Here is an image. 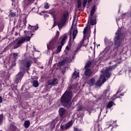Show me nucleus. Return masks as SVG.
<instances>
[{
  "label": "nucleus",
  "mask_w": 131,
  "mask_h": 131,
  "mask_svg": "<svg viewBox=\"0 0 131 131\" xmlns=\"http://www.w3.org/2000/svg\"><path fill=\"white\" fill-rule=\"evenodd\" d=\"M72 91L71 88H69L60 97V102L63 107L70 108L71 107V100H72Z\"/></svg>",
  "instance_id": "f257e3e1"
},
{
  "label": "nucleus",
  "mask_w": 131,
  "mask_h": 131,
  "mask_svg": "<svg viewBox=\"0 0 131 131\" xmlns=\"http://www.w3.org/2000/svg\"><path fill=\"white\" fill-rule=\"evenodd\" d=\"M116 36L114 38V46L116 49H118L119 47L121 46L122 43V37H123V33H121L120 29L118 30L117 33H116Z\"/></svg>",
  "instance_id": "f03ea898"
},
{
  "label": "nucleus",
  "mask_w": 131,
  "mask_h": 131,
  "mask_svg": "<svg viewBox=\"0 0 131 131\" xmlns=\"http://www.w3.org/2000/svg\"><path fill=\"white\" fill-rule=\"evenodd\" d=\"M31 37L26 36L20 37L19 38L18 40H17L16 43L13 46V49H18V48H20L25 42V41H30Z\"/></svg>",
  "instance_id": "7ed1b4c3"
},
{
  "label": "nucleus",
  "mask_w": 131,
  "mask_h": 131,
  "mask_svg": "<svg viewBox=\"0 0 131 131\" xmlns=\"http://www.w3.org/2000/svg\"><path fill=\"white\" fill-rule=\"evenodd\" d=\"M68 17H69V12L68 11H65L62 16L60 18L59 22L57 23L58 27L59 29L65 25Z\"/></svg>",
  "instance_id": "20e7f679"
},
{
  "label": "nucleus",
  "mask_w": 131,
  "mask_h": 131,
  "mask_svg": "<svg viewBox=\"0 0 131 131\" xmlns=\"http://www.w3.org/2000/svg\"><path fill=\"white\" fill-rule=\"evenodd\" d=\"M73 125V121L71 120V121H69L67 124H61L60 127V130H67V129H69L70 127H71Z\"/></svg>",
  "instance_id": "39448f33"
},
{
  "label": "nucleus",
  "mask_w": 131,
  "mask_h": 131,
  "mask_svg": "<svg viewBox=\"0 0 131 131\" xmlns=\"http://www.w3.org/2000/svg\"><path fill=\"white\" fill-rule=\"evenodd\" d=\"M31 64H32V61L27 59H25L20 61V65L26 67L27 69H29V68H30Z\"/></svg>",
  "instance_id": "423d86ee"
},
{
  "label": "nucleus",
  "mask_w": 131,
  "mask_h": 131,
  "mask_svg": "<svg viewBox=\"0 0 131 131\" xmlns=\"http://www.w3.org/2000/svg\"><path fill=\"white\" fill-rule=\"evenodd\" d=\"M35 0H24V10L25 11H28L29 7L34 3Z\"/></svg>",
  "instance_id": "0eeeda50"
},
{
  "label": "nucleus",
  "mask_w": 131,
  "mask_h": 131,
  "mask_svg": "<svg viewBox=\"0 0 131 131\" xmlns=\"http://www.w3.org/2000/svg\"><path fill=\"white\" fill-rule=\"evenodd\" d=\"M23 72H19L15 77V80L14 81V83L17 84L19 83V82H21V80H22V78H23Z\"/></svg>",
  "instance_id": "6e6552de"
},
{
  "label": "nucleus",
  "mask_w": 131,
  "mask_h": 131,
  "mask_svg": "<svg viewBox=\"0 0 131 131\" xmlns=\"http://www.w3.org/2000/svg\"><path fill=\"white\" fill-rule=\"evenodd\" d=\"M57 41L56 39H53L49 43V45L47 46L48 49L54 50L57 47Z\"/></svg>",
  "instance_id": "1a4fd4ad"
},
{
  "label": "nucleus",
  "mask_w": 131,
  "mask_h": 131,
  "mask_svg": "<svg viewBox=\"0 0 131 131\" xmlns=\"http://www.w3.org/2000/svg\"><path fill=\"white\" fill-rule=\"evenodd\" d=\"M59 82V80L57 79V78H54L52 79H50L48 81L47 83L48 85H56V84H58Z\"/></svg>",
  "instance_id": "9d476101"
},
{
  "label": "nucleus",
  "mask_w": 131,
  "mask_h": 131,
  "mask_svg": "<svg viewBox=\"0 0 131 131\" xmlns=\"http://www.w3.org/2000/svg\"><path fill=\"white\" fill-rule=\"evenodd\" d=\"M67 39V35L64 34L60 37L59 40H60V43L62 46L65 45V42Z\"/></svg>",
  "instance_id": "9b49d317"
},
{
  "label": "nucleus",
  "mask_w": 131,
  "mask_h": 131,
  "mask_svg": "<svg viewBox=\"0 0 131 131\" xmlns=\"http://www.w3.org/2000/svg\"><path fill=\"white\" fill-rule=\"evenodd\" d=\"M93 74V72L92 71V70L90 69H86L84 75L86 77H90Z\"/></svg>",
  "instance_id": "f8f14e48"
},
{
  "label": "nucleus",
  "mask_w": 131,
  "mask_h": 131,
  "mask_svg": "<svg viewBox=\"0 0 131 131\" xmlns=\"http://www.w3.org/2000/svg\"><path fill=\"white\" fill-rule=\"evenodd\" d=\"M119 93H120V91H119V90L117 92L116 94L114 95L111 98V99L112 100V101H114V100H115L116 99H118V98H120V96H121V97H122V96H124V95L123 93H121L120 95H118Z\"/></svg>",
  "instance_id": "ddd939ff"
},
{
  "label": "nucleus",
  "mask_w": 131,
  "mask_h": 131,
  "mask_svg": "<svg viewBox=\"0 0 131 131\" xmlns=\"http://www.w3.org/2000/svg\"><path fill=\"white\" fill-rule=\"evenodd\" d=\"M57 122H58V121H57V119H56L53 120L52 121L50 122V129H54Z\"/></svg>",
  "instance_id": "4468645a"
},
{
  "label": "nucleus",
  "mask_w": 131,
  "mask_h": 131,
  "mask_svg": "<svg viewBox=\"0 0 131 131\" xmlns=\"http://www.w3.org/2000/svg\"><path fill=\"white\" fill-rule=\"evenodd\" d=\"M27 23V20L26 17H25L22 21L20 22L19 24V27H21L23 29H25L26 27V24Z\"/></svg>",
  "instance_id": "2eb2a0df"
},
{
  "label": "nucleus",
  "mask_w": 131,
  "mask_h": 131,
  "mask_svg": "<svg viewBox=\"0 0 131 131\" xmlns=\"http://www.w3.org/2000/svg\"><path fill=\"white\" fill-rule=\"evenodd\" d=\"M66 112V110L65 108L61 107L59 110V115L60 117H63L64 116V114H65Z\"/></svg>",
  "instance_id": "dca6fc26"
},
{
  "label": "nucleus",
  "mask_w": 131,
  "mask_h": 131,
  "mask_svg": "<svg viewBox=\"0 0 131 131\" xmlns=\"http://www.w3.org/2000/svg\"><path fill=\"white\" fill-rule=\"evenodd\" d=\"M78 33V31H77V28L76 27V26H75L74 30L73 31V40H74V39H75V37H76V35H77Z\"/></svg>",
  "instance_id": "f3484780"
},
{
  "label": "nucleus",
  "mask_w": 131,
  "mask_h": 131,
  "mask_svg": "<svg viewBox=\"0 0 131 131\" xmlns=\"http://www.w3.org/2000/svg\"><path fill=\"white\" fill-rule=\"evenodd\" d=\"M96 83V80L94 78H92L88 81V84L90 85V86H93V85H95Z\"/></svg>",
  "instance_id": "a211bd4d"
},
{
  "label": "nucleus",
  "mask_w": 131,
  "mask_h": 131,
  "mask_svg": "<svg viewBox=\"0 0 131 131\" xmlns=\"http://www.w3.org/2000/svg\"><path fill=\"white\" fill-rule=\"evenodd\" d=\"M81 47H86V45H84V39H83V40L80 41V43L78 45L77 49H78V50H80Z\"/></svg>",
  "instance_id": "6ab92c4d"
},
{
  "label": "nucleus",
  "mask_w": 131,
  "mask_h": 131,
  "mask_svg": "<svg viewBox=\"0 0 131 131\" xmlns=\"http://www.w3.org/2000/svg\"><path fill=\"white\" fill-rule=\"evenodd\" d=\"M68 58H66L64 59H63L62 60H61L60 62H59V66H64V65H65V64H66L67 63H68Z\"/></svg>",
  "instance_id": "aec40b11"
},
{
  "label": "nucleus",
  "mask_w": 131,
  "mask_h": 131,
  "mask_svg": "<svg viewBox=\"0 0 131 131\" xmlns=\"http://www.w3.org/2000/svg\"><path fill=\"white\" fill-rule=\"evenodd\" d=\"M115 103L112 101H110L106 105V109H110L113 106H115Z\"/></svg>",
  "instance_id": "412c9836"
},
{
  "label": "nucleus",
  "mask_w": 131,
  "mask_h": 131,
  "mask_svg": "<svg viewBox=\"0 0 131 131\" xmlns=\"http://www.w3.org/2000/svg\"><path fill=\"white\" fill-rule=\"evenodd\" d=\"M110 70H108L107 69H106L104 72V75L106 77H107V78H109L110 77V76L111 75V73L110 72Z\"/></svg>",
  "instance_id": "4be33fe9"
},
{
  "label": "nucleus",
  "mask_w": 131,
  "mask_h": 131,
  "mask_svg": "<svg viewBox=\"0 0 131 131\" xmlns=\"http://www.w3.org/2000/svg\"><path fill=\"white\" fill-rule=\"evenodd\" d=\"M29 26L31 28V30L33 31V32H34V31H36V30L38 29V25L37 24L35 26H32L29 25Z\"/></svg>",
  "instance_id": "5701e85b"
},
{
  "label": "nucleus",
  "mask_w": 131,
  "mask_h": 131,
  "mask_svg": "<svg viewBox=\"0 0 131 131\" xmlns=\"http://www.w3.org/2000/svg\"><path fill=\"white\" fill-rule=\"evenodd\" d=\"M96 12V5H94L90 11V15L94 16L95 12Z\"/></svg>",
  "instance_id": "b1692460"
},
{
  "label": "nucleus",
  "mask_w": 131,
  "mask_h": 131,
  "mask_svg": "<svg viewBox=\"0 0 131 131\" xmlns=\"http://www.w3.org/2000/svg\"><path fill=\"white\" fill-rule=\"evenodd\" d=\"M50 14L52 15L53 20H56V16H57L56 14V10H52L50 12Z\"/></svg>",
  "instance_id": "393cba45"
},
{
  "label": "nucleus",
  "mask_w": 131,
  "mask_h": 131,
  "mask_svg": "<svg viewBox=\"0 0 131 131\" xmlns=\"http://www.w3.org/2000/svg\"><path fill=\"white\" fill-rule=\"evenodd\" d=\"M116 67H117V64H115L111 67H109L106 69H108L110 71H112V70H114V69H115Z\"/></svg>",
  "instance_id": "a878e982"
},
{
  "label": "nucleus",
  "mask_w": 131,
  "mask_h": 131,
  "mask_svg": "<svg viewBox=\"0 0 131 131\" xmlns=\"http://www.w3.org/2000/svg\"><path fill=\"white\" fill-rule=\"evenodd\" d=\"M30 125V121L27 120L24 123V126L26 128H28Z\"/></svg>",
  "instance_id": "bb28decb"
},
{
  "label": "nucleus",
  "mask_w": 131,
  "mask_h": 131,
  "mask_svg": "<svg viewBox=\"0 0 131 131\" xmlns=\"http://www.w3.org/2000/svg\"><path fill=\"white\" fill-rule=\"evenodd\" d=\"M32 84H33V86H34V88H38V85H39L38 81L35 80H34L33 81Z\"/></svg>",
  "instance_id": "cd10ccee"
},
{
  "label": "nucleus",
  "mask_w": 131,
  "mask_h": 131,
  "mask_svg": "<svg viewBox=\"0 0 131 131\" xmlns=\"http://www.w3.org/2000/svg\"><path fill=\"white\" fill-rule=\"evenodd\" d=\"M91 65H92V62L90 61H88L85 66H84V69H88V68H90Z\"/></svg>",
  "instance_id": "c85d7f7f"
},
{
  "label": "nucleus",
  "mask_w": 131,
  "mask_h": 131,
  "mask_svg": "<svg viewBox=\"0 0 131 131\" xmlns=\"http://www.w3.org/2000/svg\"><path fill=\"white\" fill-rule=\"evenodd\" d=\"M18 16V12H11L10 14V17H17Z\"/></svg>",
  "instance_id": "c756f323"
},
{
  "label": "nucleus",
  "mask_w": 131,
  "mask_h": 131,
  "mask_svg": "<svg viewBox=\"0 0 131 131\" xmlns=\"http://www.w3.org/2000/svg\"><path fill=\"white\" fill-rule=\"evenodd\" d=\"M82 4V3L81 2V0H77V5L78 9H80V8H81Z\"/></svg>",
  "instance_id": "7c9ffc66"
},
{
  "label": "nucleus",
  "mask_w": 131,
  "mask_h": 131,
  "mask_svg": "<svg viewBox=\"0 0 131 131\" xmlns=\"http://www.w3.org/2000/svg\"><path fill=\"white\" fill-rule=\"evenodd\" d=\"M63 45H59L56 49V52L57 53H60L61 52V50H62V47H63Z\"/></svg>",
  "instance_id": "2f4dec72"
},
{
  "label": "nucleus",
  "mask_w": 131,
  "mask_h": 131,
  "mask_svg": "<svg viewBox=\"0 0 131 131\" xmlns=\"http://www.w3.org/2000/svg\"><path fill=\"white\" fill-rule=\"evenodd\" d=\"M90 24L91 25H96V24H97V21H96V19H91L90 20Z\"/></svg>",
  "instance_id": "473e14b6"
},
{
  "label": "nucleus",
  "mask_w": 131,
  "mask_h": 131,
  "mask_svg": "<svg viewBox=\"0 0 131 131\" xmlns=\"http://www.w3.org/2000/svg\"><path fill=\"white\" fill-rule=\"evenodd\" d=\"M12 54H13V59L14 60H17V59H18V55H19V54L13 53H12Z\"/></svg>",
  "instance_id": "72a5a7b5"
},
{
  "label": "nucleus",
  "mask_w": 131,
  "mask_h": 131,
  "mask_svg": "<svg viewBox=\"0 0 131 131\" xmlns=\"http://www.w3.org/2000/svg\"><path fill=\"white\" fill-rule=\"evenodd\" d=\"M59 35H60V32L57 31V33H56V35L55 38H54V39H56V41H58V38L59 37Z\"/></svg>",
  "instance_id": "f704fd0d"
},
{
  "label": "nucleus",
  "mask_w": 131,
  "mask_h": 131,
  "mask_svg": "<svg viewBox=\"0 0 131 131\" xmlns=\"http://www.w3.org/2000/svg\"><path fill=\"white\" fill-rule=\"evenodd\" d=\"M86 4H88V0H83L82 5L83 8H85V6H86Z\"/></svg>",
  "instance_id": "c9c22d12"
},
{
  "label": "nucleus",
  "mask_w": 131,
  "mask_h": 131,
  "mask_svg": "<svg viewBox=\"0 0 131 131\" xmlns=\"http://www.w3.org/2000/svg\"><path fill=\"white\" fill-rule=\"evenodd\" d=\"M96 85H97V86H102V83H101V81L98 80L96 82Z\"/></svg>",
  "instance_id": "e433bc0d"
},
{
  "label": "nucleus",
  "mask_w": 131,
  "mask_h": 131,
  "mask_svg": "<svg viewBox=\"0 0 131 131\" xmlns=\"http://www.w3.org/2000/svg\"><path fill=\"white\" fill-rule=\"evenodd\" d=\"M3 120H4V115H0V124H2L3 122Z\"/></svg>",
  "instance_id": "4c0bfd02"
},
{
  "label": "nucleus",
  "mask_w": 131,
  "mask_h": 131,
  "mask_svg": "<svg viewBox=\"0 0 131 131\" xmlns=\"http://www.w3.org/2000/svg\"><path fill=\"white\" fill-rule=\"evenodd\" d=\"M86 110H87L88 112H89V113H91L92 112V111H93V108H92V107H88L86 108Z\"/></svg>",
  "instance_id": "58836bf2"
},
{
  "label": "nucleus",
  "mask_w": 131,
  "mask_h": 131,
  "mask_svg": "<svg viewBox=\"0 0 131 131\" xmlns=\"http://www.w3.org/2000/svg\"><path fill=\"white\" fill-rule=\"evenodd\" d=\"M102 78V83H104V82L106 81V78H105V76L101 75L100 78Z\"/></svg>",
  "instance_id": "ea45409f"
},
{
  "label": "nucleus",
  "mask_w": 131,
  "mask_h": 131,
  "mask_svg": "<svg viewBox=\"0 0 131 131\" xmlns=\"http://www.w3.org/2000/svg\"><path fill=\"white\" fill-rule=\"evenodd\" d=\"M89 28V26H87L84 28L83 30V34H86V31H88V28Z\"/></svg>",
  "instance_id": "a19ab883"
},
{
  "label": "nucleus",
  "mask_w": 131,
  "mask_h": 131,
  "mask_svg": "<svg viewBox=\"0 0 131 131\" xmlns=\"http://www.w3.org/2000/svg\"><path fill=\"white\" fill-rule=\"evenodd\" d=\"M73 76H75V78L77 77V72H76V71H75V72L73 73L72 77H73Z\"/></svg>",
  "instance_id": "79ce46f5"
},
{
  "label": "nucleus",
  "mask_w": 131,
  "mask_h": 131,
  "mask_svg": "<svg viewBox=\"0 0 131 131\" xmlns=\"http://www.w3.org/2000/svg\"><path fill=\"white\" fill-rule=\"evenodd\" d=\"M52 62H53V56H51L49 59V64H52Z\"/></svg>",
  "instance_id": "37998d69"
},
{
  "label": "nucleus",
  "mask_w": 131,
  "mask_h": 131,
  "mask_svg": "<svg viewBox=\"0 0 131 131\" xmlns=\"http://www.w3.org/2000/svg\"><path fill=\"white\" fill-rule=\"evenodd\" d=\"M3 81L2 80H0V91H2L3 90Z\"/></svg>",
  "instance_id": "c03bdc74"
},
{
  "label": "nucleus",
  "mask_w": 131,
  "mask_h": 131,
  "mask_svg": "<svg viewBox=\"0 0 131 131\" xmlns=\"http://www.w3.org/2000/svg\"><path fill=\"white\" fill-rule=\"evenodd\" d=\"M45 9H48L50 8V6H49V4H45L44 6Z\"/></svg>",
  "instance_id": "a18cd8bd"
},
{
  "label": "nucleus",
  "mask_w": 131,
  "mask_h": 131,
  "mask_svg": "<svg viewBox=\"0 0 131 131\" xmlns=\"http://www.w3.org/2000/svg\"><path fill=\"white\" fill-rule=\"evenodd\" d=\"M82 109H83L82 106L80 105L78 107V111H82Z\"/></svg>",
  "instance_id": "49530a36"
},
{
  "label": "nucleus",
  "mask_w": 131,
  "mask_h": 131,
  "mask_svg": "<svg viewBox=\"0 0 131 131\" xmlns=\"http://www.w3.org/2000/svg\"><path fill=\"white\" fill-rule=\"evenodd\" d=\"M71 39H72V37H71V36H70V39H69V45H68V46H69V47H71V43H70Z\"/></svg>",
  "instance_id": "de8ad7c7"
},
{
  "label": "nucleus",
  "mask_w": 131,
  "mask_h": 131,
  "mask_svg": "<svg viewBox=\"0 0 131 131\" xmlns=\"http://www.w3.org/2000/svg\"><path fill=\"white\" fill-rule=\"evenodd\" d=\"M74 131H80V130L79 129H78V128L77 127H74Z\"/></svg>",
  "instance_id": "09e8293b"
},
{
  "label": "nucleus",
  "mask_w": 131,
  "mask_h": 131,
  "mask_svg": "<svg viewBox=\"0 0 131 131\" xmlns=\"http://www.w3.org/2000/svg\"><path fill=\"white\" fill-rule=\"evenodd\" d=\"M3 102V97L2 96H0V103Z\"/></svg>",
  "instance_id": "8fccbe9b"
},
{
  "label": "nucleus",
  "mask_w": 131,
  "mask_h": 131,
  "mask_svg": "<svg viewBox=\"0 0 131 131\" xmlns=\"http://www.w3.org/2000/svg\"><path fill=\"white\" fill-rule=\"evenodd\" d=\"M57 26V22L54 21V23L53 24V27H55V26Z\"/></svg>",
  "instance_id": "3c124183"
},
{
  "label": "nucleus",
  "mask_w": 131,
  "mask_h": 131,
  "mask_svg": "<svg viewBox=\"0 0 131 131\" xmlns=\"http://www.w3.org/2000/svg\"><path fill=\"white\" fill-rule=\"evenodd\" d=\"M15 65H16V63L15 62V61L12 62V66H15Z\"/></svg>",
  "instance_id": "603ef678"
},
{
  "label": "nucleus",
  "mask_w": 131,
  "mask_h": 131,
  "mask_svg": "<svg viewBox=\"0 0 131 131\" xmlns=\"http://www.w3.org/2000/svg\"><path fill=\"white\" fill-rule=\"evenodd\" d=\"M66 50H67L68 51H69V46H67L66 47Z\"/></svg>",
  "instance_id": "864d4df0"
},
{
  "label": "nucleus",
  "mask_w": 131,
  "mask_h": 131,
  "mask_svg": "<svg viewBox=\"0 0 131 131\" xmlns=\"http://www.w3.org/2000/svg\"><path fill=\"white\" fill-rule=\"evenodd\" d=\"M92 1H93V0H88V4H90V3H91Z\"/></svg>",
  "instance_id": "5fc2aeb1"
},
{
  "label": "nucleus",
  "mask_w": 131,
  "mask_h": 131,
  "mask_svg": "<svg viewBox=\"0 0 131 131\" xmlns=\"http://www.w3.org/2000/svg\"><path fill=\"white\" fill-rule=\"evenodd\" d=\"M76 54H77V52H76V51H74V56H76Z\"/></svg>",
  "instance_id": "6e6d98bb"
},
{
  "label": "nucleus",
  "mask_w": 131,
  "mask_h": 131,
  "mask_svg": "<svg viewBox=\"0 0 131 131\" xmlns=\"http://www.w3.org/2000/svg\"><path fill=\"white\" fill-rule=\"evenodd\" d=\"M78 50L79 49H78L77 48L76 49L75 51H74L75 52H77V53H78Z\"/></svg>",
  "instance_id": "4d7b16f0"
},
{
  "label": "nucleus",
  "mask_w": 131,
  "mask_h": 131,
  "mask_svg": "<svg viewBox=\"0 0 131 131\" xmlns=\"http://www.w3.org/2000/svg\"><path fill=\"white\" fill-rule=\"evenodd\" d=\"M73 29V27H71L70 29V33H71V31H72V29Z\"/></svg>",
  "instance_id": "13d9d810"
},
{
  "label": "nucleus",
  "mask_w": 131,
  "mask_h": 131,
  "mask_svg": "<svg viewBox=\"0 0 131 131\" xmlns=\"http://www.w3.org/2000/svg\"><path fill=\"white\" fill-rule=\"evenodd\" d=\"M37 61V60H36V59H34V63H36Z\"/></svg>",
  "instance_id": "bf43d9fd"
},
{
  "label": "nucleus",
  "mask_w": 131,
  "mask_h": 131,
  "mask_svg": "<svg viewBox=\"0 0 131 131\" xmlns=\"http://www.w3.org/2000/svg\"><path fill=\"white\" fill-rule=\"evenodd\" d=\"M110 42L111 45H113V42L112 41H110Z\"/></svg>",
  "instance_id": "052dcab7"
},
{
  "label": "nucleus",
  "mask_w": 131,
  "mask_h": 131,
  "mask_svg": "<svg viewBox=\"0 0 131 131\" xmlns=\"http://www.w3.org/2000/svg\"><path fill=\"white\" fill-rule=\"evenodd\" d=\"M12 31H15V28H12Z\"/></svg>",
  "instance_id": "680f3d73"
},
{
  "label": "nucleus",
  "mask_w": 131,
  "mask_h": 131,
  "mask_svg": "<svg viewBox=\"0 0 131 131\" xmlns=\"http://www.w3.org/2000/svg\"><path fill=\"white\" fill-rule=\"evenodd\" d=\"M18 33L16 32V33H15V36H17V35H18Z\"/></svg>",
  "instance_id": "e2e57ef3"
},
{
  "label": "nucleus",
  "mask_w": 131,
  "mask_h": 131,
  "mask_svg": "<svg viewBox=\"0 0 131 131\" xmlns=\"http://www.w3.org/2000/svg\"><path fill=\"white\" fill-rule=\"evenodd\" d=\"M76 56L74 55V54H73V58H75Z\"/></svg>",
  "instance_id": "0e129e2a"
},
{
  "label": "nucleus",
  "mask_w": 131,
  "mask_h": 131,
  "mask_svg": "<svg viewBox=\"0 0 131 131\" xmlns=\"http://www.w3.org/2000/svg\"><path fill=\"white\" fill-rule=\"evenodd\" d=\"M34 113H35V112H33L32 114H34Z\"/></svg>",
  "instance_id": "69168bd1"
},
{
  "label": "nucleus",
  "mask_w": 131,
  "mask_h": 131,
  "mask_svg": "<svg viewBox=\"0 0 131 131\" xmlns=\"http://www.w3.org/2000/svg\"><path fill=\"white\" fill-rule=\"evenodd\" d=\"M34 9H35V8H33L32 9V10H33Z\"/></svg>",
  "instance_id": "338daca9"
},
{
  "label": "nucleus",
  "mask_w": 131,
  "mask_h": 131,
  "mask_svg": "<svg viewBox=\"0 0 131 131\" xmlns=\"http://www.w3.org/2000/svg\"><path fill=\"white\" fill-rule=\"evenodd\" d=\"M110 64H111V62L110 63Z\"/></svg>",
  "instance_id": "774afa93"
}]
</instances>
